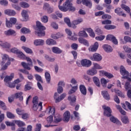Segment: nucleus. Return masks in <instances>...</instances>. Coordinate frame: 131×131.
I'll return each instance as SVG.
<instances>
[{
    "label": "nucleus",
    "mask_w": 131,
    "mask_h": 131,
    "mask_svg": "<svg viewBox=\"0 0 131 131\" xmlns=\"http://www.w3.org/2000/svg\"><path fill=\"white\" fill-rule=\"evenodd\" d=\"M63 0H60L59 2L58 8L62 12H67L70 11L71 12H74L75 11V7H73V4L71 2V0H67L65 3L63 4V6H60L62 4Z\"/></svg>",
    "instance_id": "nucleus-1"
},
{
    "label": "nucleus",
    "mask_w": 131,
    "mask_h": 131,
    "mask_svg": "<svg viewBox=\"0 0 131 131\" xmlns=\"http://www.w3.org/2000/svg\"><path fill=\"white\" fill-rule=\"evenodd\" d=\"M36 30L35 31V34L38 36H45L46 35V27L42 26V24L40 21H37L36 23Z\"/></svg>",
    "instance_id": "nucleus-2"
},
{
    "label": "nucleus",
    "mask_w": 131,
    "mask_h": 131,
    "mask_svg": "<svg viewBox=\"0 0 131 131\" xmlns=\"http://www.w3.org/2000/svg\"><path fill=\"white\" fill-rule=\"evenodd\" d=\"M26 60L27 61V62H29L30 63H26L25 62H21V66L23 67V68L24 69H26L27 70H31V68L33 66V63L35 65H36V60L34 59H33L32 60L30 57H26Z\"/></svg>",
    "instance_id": "nucleus-3"
},
{
    "label": "nucleus",
    "mask_w": 131,
    "mask_h": 131,
    "mask_svg": "<svg viewBox=\"0 0 131 131\" xmlns=\"http://www.w3.org/2000/svg\"><path fill=\"white\" fill-rule=\"evenodd\" d=\"M14 78V73H11L10 76H6L4 78V82L7 83V86L9 88H15L16 86V83H17V79L14 81V82L11 83L10 81L12 80Z\"/></svg>",
    "instance_id": "nucleus-4"
},
{
    "label": "nucleus",
    "mask_w": 131,
    "mask_h": 131,
    "mask_svg": "<svg viewBox=\"0 0 131 131\" xmlns=\"http://www.w3.org/2000/svg\"><path fill=\"white\" fill-rule=\"evenodd\" d=\"M120 72L122 75V78L124 79H127L128 81L131 82V73L129 74V73L125 70L123 66H121L120 68Z\"/></svg>",
    "instance_id": "nucleus-5"
},
{
    "label": "nucleus",
    "mask_w": 131,
    "mask_h": 131,
    "mask_svg": "<svg viewBox=\"0 0 131 131\" xmlns=\"http://www.w3.org/2000/svg\"><path fill=\"white\" fill-rule=\"evenodd\" d=\"M102 109L103 110V115L106 116V117H111L112 110L109 106L106 105L102 106Z\"/></svg>",
    "instance_id": "nucleus-6"
},
{
    "label": "nucleus",
    "mask_w": 131,
    "mask_h": 131,
    "mask_svg": "<svg viewBox=\"0 0 131 131\" xmlns=\"http://www.w3.org/2000/svg\"><path fill=\"white\" fill-rule=\"evenodd\" d=\"M66 97V94L63 93L60 96H59V94L57 93H55L54 95V98L55 100V103H59V102H61L63 99H64Z\"/></svg>",
    "instance_id": "nucleus-7"
},
{
    "label": "nucleus",
    "mask_w": 131,
    "mask_h": 131,
    "mask_svg": "<svg viewBox=\"0 0 131 131\" xmlns=\"http://www.w3.org/2000/svg\"><path fill=\"white\" fill-rule=\"evenodd\" d=\"M92 61H96V62H99L102 60V56L98 53H95L90 58Z\"/></svg>",
    "instance_id": "nucleus-8"
},
{
    "label": "nucleus",
    "mask_w": 131,
    "mask_h": 131,
    "mask_svg": "<svg viewBox=\"0 0 131 131\" xmlns=\"http://www.w3.org/2000/svg\"><path fill=\"white\" fill-rule=\"evenodd\" d=\"M81 64L83 67H91L92 66V61L86 59L81 60Z\"/></svg>",
    "instance_id": "nucleus-9"
},
{
    "label": "nucleus",
    "mask_w": 131,
    "mask_h": 131,
    "mask_svg": "<svg viewBox=\"0 0 131 131\" xmlns=\"http://www.w3.org/2000/svg\"><path fill=\"white\" fill-rule=\"evenodd\" d=\"M106 40H111L114 45H118V41L116 39V37L113 35H107L106 36Z\"/></svg>",
    "instance_id": "nucleus-10"
},
{
    "label": "nucleus",
    "mask_w": 131,
    "mask_h": 131,
    "mask_svg": "<svg viewBox=\"0 0 131 131\" xmlns=\"http://www.w3.org/2000/svg\"><path fill=\"white\" fill-rule=\"evenodd\" d=\"M68 100L70 101V105H71V106H75V103L76 102V96L74 95L69 96Z\"/></svg>",
    "instance_id": "nucleus-11"
},
{
    "label": "nucleus",
    "mask_w": 131,
    "mask_h": 131,
    "mask_svg": "<svg viewBox=\"0 0 131 131\" xmlns=\"http://www.w3.org/2000/svg\"><path fill=\"white\" fill-rule=\"evenodd\" d=\"M116 14H118V16H122V17H126V14L123 12V10L121 8H117L115 10Z\"/></svg>",
    "instance_id": "nucleus-12"
},
{
    "label": "nucleus",
    "mask_w": 131,
    "mask_h": 131,
    "mask_svg": "<svg viewBox=\"0 0 131 131\" xmlns=\"http://www.w3.org/2000/svg\"><path fill=\"white\" fill-rule=\"evenodd\" d=\"M18 75L19 76V78L17 79V90H20V87L21 86V84L18 83L24 80V77L23 76V75H22L21 73H19Z\"/></svg>",
    "instance_id": "nucleus-13"
},
{
    "label": "nucleus",
    "mask_w": 131,
    "mask_h": 131,
    "mask_svg": "<svg viewBox=\"0 0 131 131\" xmlns=\"http://www.w3.org/2000/svg\"><path fill=\"white\" fill-rule=\"evenodd\" d=\"M38 108H40L39 111L42 110V102H40L39 104L33 103V110H34V111H36Z\"/></svg>",
    "instance_id": "nucleus-14"
},
{
    "label": "nucleus",
    "mask_w": 131,
    "mask_h": 131,
    "mask_svg": "<svg viewBox=\"0 0 131 131\" xmlns=\"http://www.w3.org/2000/svg\"><path fill=\"white\" fill-rule=\"evenodd\" d=\"M97 73H98V71H97L96 69L94 68L90 69L86 71V74L88 75H91V76H94V75H96Z\"/></svg>",
    "instance_id": "nucleus-15"
},
{
    "label": "nucleus",
    "mask_w": 131,
    "mask_h": 131,
    "mask_svg": "<svg viewBox=\"0 0 131 131\" xmlns=\"http://www.w3.org/2000/svg\"><path fill=\"white\" fill-rule=\"evenodd\" d=\"M4 33L5 35H7V36H14V35H16V31L11 29L5 31L4 32Z\"/></svg>",
    "instance_id": "nucleus-16"
},
{
    "label": "nucleus",
    "mask_w": 131,
    "mask_h": 131,
    "mask_svg": "<svg viewBox=\"0 0 131 131\" xmlns=\"http://www.w3.org/2000/svg\"><path fill=\"white\" fill-rule=\"evenodd\" d=\"M15 123H17V120L13 121V122L6 121L5 124L7 126H12V130H15L16 129V127L15 126Z\"/></svg>",
    "instance_id": "nucleus-17"
},
{
    "label": "nucleus",
    "mask_w": 131,
    "mask_h": 131,
    "mask_svg": "<svg viewBox=\"0 0 131 131\" xmlns=\"http://www.w3.org/2000/svg\"><path fill=\"white\" fill-rule=\"evenodd\" d=\"M65 85V83L63 81H60L59 82L58 84V88H57V92L58 94H61V93H63V87L62 86H64Z\"/></svg>",
    "instance_id": "nucleus-18"
},
{
    "label": "nucleus",
    "mask_w": 131,
    "mask_h": 131,
    "mask_svg": "<svg viewBox=\"0 0 131 131\" xmlns=\"http://www.w3.org/2000/svg\"><path fill=\"white\" fill-rule=\"evenodd\" d=\"M79 90L81 94L83 96H86V88L84 85L81 84L79 86Z\"/></svg>",
    "instance_id": "nucleus-19"
},
{
    "label": "nucleus",
    "mask_w": 131,
    "mask_h": 131,
    "mask_svg": "<svg viewBox=\"0 0 131 131\" xmlns=\"http://www.w3.org/2000/svg\"><path fill=\"white\" fill-rule=\"evenodd\" d=\"M98 48H99V43L95 42L93 46L90 47L89 51L91 52H96Z\"/></svg>",
    "instance_id": "nucleus-20"
},
{
    "label": "nucleus",
    "mask_w": 131,
    "mask_h": 131,
    "mask_svg": "<svg viewBox=\"0 0 131 131\" xmlns=\"http://www.w3.org/2000/svg\"><path fill=\"white\" fill-rule=\"evenodd\" d=\"M102 48L103 50L106 52V53H111V52L113 51V49L112 48V47L108 45H104L102 46Z\"/></svg>",
    "instance_id": "nucleus-21"
},
{
    "label": "nucleus",
    "mask_w": 131,
    "mask_h": 131,
    "mask_svg": "<svg viewBox=\"0 0 131 131\" xmlns=\"http://www.w3.org/2000/svg\"><path fill=\"white\" fill-rule=\"evenodd\" d=\"M78 41L80 43H82V45H84V46H86V47H89V46H90V44L89 43V41H88V40L83 38H79Z\"/></svg>",
    "instance_id": "nucleus-22"
},
{
    "label": "nucleus",
    "mask_w": 131,
    "mask_h": 131,
    "mask_svg": "<svg viewBox=\"0 0 131 131\" xmlns=\"http://www.w3.org/2000/svg\"><path fill=\"white\" fill-rule=\"evenodd\" d=\"M110 120L113 123H116L118 124V125H121V122L119 121L118 119L114 117V116H112L110 117Z\"/></svg>",
    "instance_id": "nucleus-23"
},
{
    "label": "nucleus",
    "mask_w": 131,
    "mask_h": 131,
    "mask_svg": "<svg viewBox=\"0 0 131 131\" xmlns=\"http://www.w3.org/2000/svg\"><path fill=\"white\" fill-rule=\"evenodd\" d=\"M93 81L96 86L100 88L101 86V83L100 82V79L98 77L94 76L93 77Z\"/></svg>",
    "instance_id": "nucleus-24"
},
{
    "label": "nucleus",
    "mask_w": 131,
    "mask_h": 131,
    "mask_svg": "<svg viewBox=\"0 0 131 131\" xmlns=\"http://www.w3.org/2000/svg\"><path fill=\"white\" fill-rule=\"evenodd\" d=\"M63 119H64V121H67L68 122L70 120V112L69 111H67L63 114Z\"/></svg>",
    "instance_id": "nucleus-25"
},
{
    "label": "nucleus",
    "mask_w": 131,
    "mask_h": 131,
    "mask_svg": "<svg viewBox=\"0 0 131 131\" xmlns=\"http://www.w3.org/2000/svg\"><path fill=\"white\" fill-rule=\"evenodd\" d=\"M101 94L105 100H106V101H109V100H110V95L108 94L107 91H102Z\"/></svg>",
    "instance_id": "nucleus-26"
},
{
    "label": "nucleus",
    "mask_w": 131,
    "mask_h": 131,
    "mask_svg": "<svg viewBox=\"0 0 131 131\" xmlns=\"http://www.w3.org/2000/svg\"><path fill=\"white\" fill-rule=\"evenodd\" d=\"M5 13L8 16H15L16 15V12L11 9H6L5 11Z\"/></svg>",
    "instance_id": "nucleus-27"
},
{
    "label": "nucleus",
    "mask_w": 131,
    "mask_h": 131,
    "mask_svg": "<svg viewBox=\"0 0 131 131\" xmlns=\"http://www.w3.org/2000/svg\"><path fill=\"white\" fill-rule=\"evenodd\" d=\"M46 42V45H48V46H54L57 44L56 40L51 38L47 39Z\"/></svg>",
    "instance_id": "nucleus-28"
},
{
    "label": "nucleus",
    "mask_w": 131,
    "mask_h": 131,
    "mask_svg": "<svg viewBox=\"0 0 131 131\" xmlns=\"http://www.w3.org/2000/svg\"><path fill=\"white\" fill-rule=\"evenodd\" d=\"M43 43H45V41L42 39H36L34 41V46H43Z\"/></svg>",
    "instance_id": "nucleus-29"
},
{
    "label": "nucleus",
    "mask_w": 131,
    "mask_h": 131,
    "mask_svg": "<svg viewBox=\"0 0 131 131\" xmlns=\"http://www.w3.org/2000/svg\"><path fill=\"white\" fill-rule=\"evenodd\" d=\"M82 4L86 6V7H89V8H92V1L90 0H82Z\"/></svg>",
    "instance_id": "nucleus-30"
},
{
    "label": "nucleus",
    "mask_w": 131,
    "mask_h": 131,
    "mask_svg": "<svg viewBox=\"0 0 131 131\" xmlns=\"http://www.w3.org/2000/svg\"><path fill=\"white\" fill-rule=\"evenodd\" d=\"M47 110H48L49 114H51L52 116L55 115V113H56V108L55 107L49 106Z\"/></svg>",
    "instance_id": "nucleus-31"
},
{
    "label": "nucleus",
    "mask_w": 131,
    "mask_h": 131,
    "mask_svg": "<svg viewBox=\"0 0 131 131\" xmlns=\"http://www.w3.org/2000/svg\"><path fill=\"white\" fill-rule=\"evenodd\" d=\"M21 16L22 17H23V18H24V19H25L26 21L27 20V19H28V12H27V11L24 10L22 11L21 12Z\"/></svg>",
    "instance_id": "nucleus-32"
},
{
    "label": "nucleus",
    "mask_w": 131,
    "mask_h": 131,
    "mask_svg": "<svg viewBox=\"0 0 131 131\" xmlns=\"http://www.w3.org/2000/svg\"><path fill=\"white\" fill-rule=\"evenodd\" d=\"M52 52L54 54H61L62 53V50L58 47H53Z\"/></svg>",
    "instance_id": "nucleus-33"
},
{
    "label": "nucleus",
    "mask_w": 131,
    "mask_h": 131,
    "mask_svg": "<svg viewBox=\"0 0 131 131\" xmlns=\"http://www.w3.org/2000/svg\"><path fill=\"white\" fill-rule=\"evenodd\" d=\"M22 49L26 52V53H27V54H33V51H32V50L29 48L23 46Z\"/></svg>",
    "instance_id": "nucleus-34"
},
{
    "label": "nucleus",
    "mask_w": 131,
    "mask_h": 131,
    "mask_svg": "<svg viewBox=\"0 0 131 131\" xmlns=\"http://www.w3.org/2000/svg\"><path fill=\"white\" fill-rule=\"evenodd\" d=\"M121 8L124 10L127 13H130V8L129 7L124 4H122L121 5Z\"/></svg>",
    "instance_id": "nucleus-35"
},
{
    "label": "nucleus",
    "mask_w": 131,
    "mask_h": 131,
    "mask_svg": "<svg viewBox=\"0 0 131 131\" xmlns=\"http://www.w3.org/2000/svg\"><path fill=\"white\" fill-rule=\"evenodd\" d=\"M124 88L126 91H128V90H131V84L129 81H127L125 82Z\"/></svg>",
    "instance_id": "nucleus-36"
},
{
    "label": "nucleus",
    "mask_w": 131,
    "mask_h": 131,
    "mask_svg": "<svg viewBox=\"0 0 131 131\" xmlns=\"http://www.w3.org/2000/svg\"><path fill=\"white\" fill-rule=\"evenodd\" d=\"M54 121L56 123H58V122H61V121H62V117H61V115H57V116H55L54 117Z\"/></svg>",
    "instance_id": "nucleus-37"
},
{
    "label": "nucleus",
    "mask_w": 131,
    "mask_h": 131,
    "mask_svg": "<svg viewBox=\"0 0 131 131\" xmlns=\"http://www.w3.org/2000/svg\"><path fill=\"white\" fill-rule=\"evenodd\" d=\"M45 78L48 83H50V82H51V75L48 72L45 73Z\"/></svg>",
    "instance_id": "nucleus-38"
},
{
    "label": "nucleus",
    "mask_w": 131,
    "mask_h": 131,
    "mask_svg": "<svg viewBox=\"0 0 131 131\" xmlns=\"http://www.w3.org/2000/svg\"><path fill=\"white\" fill-rule=\"evenodd\" d=\"M100 72L102 73V74H103V75L106 76L107 78H112V77H113V75L108 73V72H106L104 71H101Z\"/></svg>",
    "instance_id": "nucleus-39"
},
{
    "label": "nucleus",
    "mask_w": 131,
    "mask_h": 131,
    "mask_svg": "<svg viewBox=\"0 0 131 131\" xmlns=\"http://www.w3.org/2000/svg\"><path fill=\"white\" fill-rule=\"evenodd\" d=\"M19 5L21 8H24V9H26L30 7V5L28 3L24 2H20Z\"/></svg>",
    "instance_id": "nucleus-40"
},
{
    "label": "nucleus",
    "mask_w": 131,
    "mask_h": 131,
    "mask_svg": "<svg viewBox=\"0 0 131 131\" xmlns=\"http://www.w3.org/2000/svg\"><path fill=\"white\" fill-rule=\"evenodd\" d=\"M62 37L61 34L60 33H57L56 34H52L51 37L53 38V39H58V38H60V37Z\"/></svg>",
    "instance_id": "nucleus-41"
},
{
    "label": "nucleus",
    "mask_w": 131,
    "mask_h": 131,
    "mask_svg": "<svg viewBox=\"0 0 131 131\" xmlns=\"http://www.w3.org/2000/svg\"><path fill=\"white\" fill-rule=\"evenodd\" d=\"M86 31L89 33L90 36H91V37H95V32H94V31L93 29H92V28H88L86 29Z\"/></svg>",
    "instance_id": "nucleus-42"
},
{
    "label": "nucleus",
    "mask_w": 131,
    "mask_h": 131,
    "mask_svg": "<svg viewBox=\"0 0 131 131\" xmlns=\"http://www.w3.org/2000/svg\"><path fill=\"white\" fill-rule=\"evenodd\" d=\"M100 81L103 88H106V86H107L108 81L106 79L102 78L101 79Z\"/></svg>",
    "instance_id": "nucleus-43"
},
{
    "label": "nucleus",
    "mask_w": 131,
    "mask_h": 131,
    "mask_svg": "<svg viewBox=\"0 0 131 131\" xmlns=\"http://www.w3.org/2000/svg\"><path fill=\"white\" fill-rule=\"evenodd\" d=\"M14 99H17V93L14 95H12L11 97H8V101L9 103H12L14 100Z\"/></svg>",
    "instance_id": "nucleus-44"
},
{
    "label": "nucleus",
    "mask_w": 131,
    "mask_h": 131,
    "mask_svg": "<svg viewBox=\"0 0 131 131\" xmlns=\"http://www.w3.org/2000/svg\"><path fill=\"white\" fill-rule=\"evenodd\" d=\"M79 36H81L82 37H88V34L85 32V31H81L78 33Z\"/></svg>",
    "instance_id": "nucleus-45"
},
{
    "label": "nucleus",
    "mask_w": 131,
    "mask_h": 131,
    "mask_svg": "<svg viewBox=\"0 0 131 131\" xmlns=\"http://www.w3.org/2000/svg\"><path fill=\"white\" fill-rule=\"evenodd\" d=\"M6 115L8 118H9V119H14V118H15V115L10 112H7Z\"/></svg>",
    "instance_id": "nucleus-46"
},
{
    "label": "nucleus",
    "mask_w": 131,
    "mask_h": 131,
    "mask_svg": "<svg viewBox=\"0 0 131 131\" xmlns=\"http://www.w3.org/2000/svg\"><path fill=\"white\" fill-rule=\"evenodd\" d=\"M104 28L107 30H111L112 29H115V28H116V26L114 25H105L104 26Z\"/></svg>",
    "instance_id": "nucleus-47"
},
{
    "label": "nucleus",
    "mask_w": 131,
    "mask_h": 131,
    "mask_svg": "<svg viewBox=\"0 0 131 131\" xmlns=\"http://www.w3.org/2000/svg\"><path fill=\"white\" fill-rule=\"evenodd\" d=\"M115 92L117 94L119 97H120L121 98H125L124 94H123V93H122V92H121L120 91L118 90H115Z\"/></svg>",
    "instance_id": "nucleus-48"
},
{
    "label": "nucleus",
    "mask_w": 131,
    "mask_h": 131,
    "mask_svg": "<svg viewBox=\"0 0 131 131\" xmlns=\"http://www.w3.org/2000/svg\"><path fill=\"white\" fill-rule=\"evenodd\" d=\"M77 91V86H73L72 89H71L69 92V95H71V94H74L75 92Z\"/></svg>",
    "instance_id": "nucleus-49"
},
{
    "label": "nucleus",
    "mask_w": 131,
    "mask_h": 131,
    "mask_svg": "<svg viewBox=\"0 0 131 131\" xmlns=\"http://www.w3.org/2000/svg\"><path fill=\"white\" fill-rule=\"evenodd\" d=\"M20 31L22 33L26 34L27 33H30V30H29V29H27L25 27H24L21 29Z\"/></svg>",
    "instance_id": "nucleus-50"
},
{
    "label": "nucleus",
    "mask_w": 131,
    "mask_h": 131,
    "mask_svg": "<svg viewBox=\"0 0 131 131\" xmlns=\"http://www.w3.org/2000/svg\"><path fill=\"white\" fill-rule=\"evenodd\" d=\"M35 77L37 80V81H38V82H41V83H42L43 82L42 81V79H41V76H40V75H38V74H35Z\"/></svg>",
    "instance_id": "nucleus-51"
},
{
    "label": "nucleus",
    "mask_w": 131,
    "mask_h": 131,
    "mask_svg": "<svg viewBox=\"0 0 131 131\" xmlns=\"http://www.w3.org/2000/svg\"><path fill=\"white\" fill-rule=\"evenodd\" d=\"M121 121L123 122V123H124V124H126V123H128L129 122L128 117L126 116H124L123 118H122Z\"/></svg>",
    "instance_id": "nucleus-52"
},
{
    "label": "nucleus",
    "mask_w": 131,
    "mask_h": 131,
    "mask_svg": "<svg viewBox=\"0 0 131 131\" xmlns=\"http://www.w3.org/2000/svg\"><path fill=\"white\" fill-rule=\"evenodd\" d=\"M0 46H2L3 48L5 49H10L11 48V45L8 42H5L4 43H0Z\"/></svg>",
    "instance_id": "nucleus-53"
},
{
    "label": "nucleus",
    "mask_w": 131,
    "mask_h": 131,
    "mask_svg": "<svg viewBox=\"0 0 131 131\" xmlns=\"http://www.w3.org/2000/svg\"><path fill=\"white\" fill-rule=\"evenodd\" d=\"M83 21L82 18H79L78 19L75 20L73 21V24H75V25H78V24H80Z\"/></svg>",
    "instance_id": "nucleus-54"
},
{
    "label": "nucleus",
    "mask_w": 131,
    "mask_h": 131,
    "mask_svg": "<svg viewBox=\"0 0 131 131\" xmlns=\"http://www.w3.org/2000/svg\"><path fill=\"white\" fill-rule=\"evenodd\" d=\"M6 26L8 28H11L13 26V24L10 20H8V19H6Z\"/></svg>",
    "instance_id": "nucleus-55"
},
{
    "label": "nucleus",
    "mask_w": 131,
    "mask_h": 131,
    "mask_svg": "<svg viewBox=\"0 0 131 131\" xmlns=\"http://www.w3.org/2000/svg\"><path fill=\"white\" fill-rule=\"evenodd\" d=\"M23 93L19 92L17 93V98L19 101H23Z\"/></svg>",
    "instance_id": "nucleus-56"
},
{
    "label": "nucleus",
    "mask_w": 131,
    "mask_h": 131,
    "mask_svg": "<svg viewBox=\"0 0 131 131\" xmlns=\"http://www.w3.org/2000/svg\"><path fill=\"white\" fill-rule=\"evenodd\" d=\"M9 65H11V62H10V60H8L6 63L2 67L1 70H6L8 68V66Z\"/></svg>",
    "instance_id": "nucleus-57"
},
{
    "label": "nucleus",
    "mask_w": 131,
    "mask_h": 131,
    "mask_svg": "<svg viewBox=\"0 0 131 131\" xmlns=\"http://www.w3.org/2000/svg\"><path fill=\"white\" fill-rule=\"evenodd\" d=\"M17 125L19 127H22V126H25V123L23 121L17 120Z\"/></svg>",
    "instance_id": "nucleus-58"
},
{
    "label": "nucleus",
    "mask_w": 131,
    "mask_h": 131,
    "mask_svg": "<svg viewBox=\"0 0 131 131\" xmlns=\"http://www.w3.org/2000/svg\"><path fill=\"white\" fill-rule=\"evenodd\" d=\"M25 113V111H24V110L17 108V114H18V115L22 116L23 114H24Z\"/></svg>",
    "instance_id": "nucleus-59"
},
{
    "label": "nucleus",
    "mask_w": 131,
    "mask_h": 131,
    "mask_svg": "<svg viewBox=\"0 0 131 131\" xmlns=\"http://www.w3.org/2000/svg\"><path fill=\"white\" fill-rule=\"evenodd\" d=\"M64 22L65 23H66L68 25V26H69V27H71V23L70 22V19L68 17H66L64 18Z\"/></svg>",
    "instance_id": "nucleus-60"
},
{
    "label": "nucleus",
    "mask_w": 131,
    "mask_h": 131,
    "mask_svg": "<svg viewBox=\"0 0 131 131\" xmlns=\"http://www.w3.org/2000/svg\"><path fill=\"white\" fill-rule=\"evenodd\" d=\"M93 68H94L95 69H96L97 70V69H102L103 68L100 66V64L97 63H93Z\"/></svg>",
    "instance_id": "nucleus-61"
},
{
    "label": "nucleus",
    "mask_w": 131,
    "mask_h": 131,
    "mask_svg": "<svg viewBox=\"0 0 131 131\" xmlns=\"http://www.w3.org/2000/svg\"><path fill=\"white\" fill-rule=\"evenodd\" d=\"M45 58L47 60V61H49L50 62H54V61H55V58H52L51 57L47 54L45 55Z\"/></svg>",
    "instance_id": "nucleus-62"
},
{
    "label": "nucleus",
    "mask_w": 131,
    "mask_h": 131,
    "mask_svg": "<svg viewBox=\"0 0 131 131\" xmlns=\"http://www.w3.org/2000/svg\"><path fill=\"white\" fill-rule=\"evenodd\" d=\"M0 106L3 110H7V106L3 101L0 100Z\"/></svg>",
    "instance_id": "nucleus-63"
},
{
    "label": "nucleus",
    "mask_w": 131,
    "mask_h": 131,
    "mask_svg": "<svg viewBox=\"0 0 131 131\" xmlns=\"http://www.w3.org/2000/svg\"><path fill=\"white\" fill-rule=\"evenodd\" d=\"M22 119H27L29 118V114L28 113H24L21 116Z\"/></svg>",
    "instance_id": "nucleus-64"
}]
</instances>
